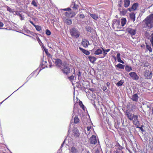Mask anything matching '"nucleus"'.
<instances>
[{"label": "nucleus", "mask_w": 153, "mask_h": 153, "mask_svg": "<svg viewBox=\"0 0 153 153\" xmlns=\"http://www.w3.org/2000/svg\"><path fill=\"white\" fill-rule=\"evenodd\" d=\"M138 116L137 115H135L133 117L132 120L134 124L138 126L139 125V122L137 119Z\"/></svg>", "instance_id": "13"}, {"label": "nucleus", "mask_w": 153, "mask_h": 153, "mask_svg": "<svg viewBox=\"0 0 153 153\" xmlns=\"http://www.w3.org/2000/svg\"><path fill=\"white\" fill-rule=\"evenodd\" d=\"M80 135L79 131L76 129L73 130L72 135L73 137H78Z\"/></svg>", "instance_id": "14"}, {"label": "nucleus", "mask_w": 153, "mask_h": 153, "mask_svg": "<svg viewBox=\"0 0 153 153\" xmlns=\"http://www.w3.org/2000/svg\"><path fill=\"white\" fill-rule=\"evenodd\" d=\"M116 146L117 147H120V146H121L118 143L116 144Z\"/></svg>", "instance_id": "55"}, {"label": "nucleus", "mask_w": 153, "mask_h": 153, "mask_svg": "<svg viewBox=\"0 0 153 153\" xmlns=\"http://www.w3.org/2000/svg\"><path fill=\"white\" fill-rule=\"evenodd\" d=\"M79 17L80 18L83 19L85 18V16L83 14H80L79 15Z\"/></svg>", "instance_id": "45"}, {"label": "nucleus", "mask_w": 153, "mask_h": 153, "mask_svg": "<svg viewBox=\"0 0 153 153\" xmlns=\"http://www.w3.org/2000/svg\"><path fill=\"white\" fill-rule=\"evenodd\" d=\"M120 53H118L117 54V58H120Z\"/></svg>", "instance_id": "49"}, {"label": "nucleus", "mask_w": 153, "mask_h": 153, "mask_svg": "<svg viewBox=\"0 0 153 153\" xmlns=\"http://www.w3.org/2000/svg\"><path fill=\"white\" fill-rule=\"evenodd\" d=\"M91 128V127H88L87 128V131H89L90 130Z\"/></svg>", "instance_id": "54"}, {"label": "nucleus", "mask_w": 153, "mask_h": 153, "mask_svg": "<svg viewBox=\"0 0 153 153\" xmlns=\"http://www.w3.org/2000/svg\"><path fill=\"white\" fill-rule=\"evenodd\" d=\"M65 22L68 25H70L72 23V21L71 19H66Z\"/></svg>", "instance_id": "32"}, {"label": "nucleus", "mask_w": 153, "mask_h": 153, "mask_svg": "<svg viewBox=\"0 0 153 153\" xmlns=\"http://www.w3.org/2000/svg\"><path fill=\"white\" fill-rule=\"evenodd\" d=\"M79 49L83 53L86 55H89L90 54V52L82 48L79 47Z\"/></svg>", "instance_id": "18"}, {"label": "nucleus", "mask_w": 153, "mask_h": 153, "mask_svg": "<svg viewBox=\"0 0 153 153\" xmlns=\"http://www.w3.org/2000/svg\"><path fill=\"white\" fill-rule=\"evenodd\" d=\"M127 11L125 10H123L120 12L123 15H125Z\"/></svg>", "instance_id": "42"}, {"label": "nucleus", "mask_w": 153, "mask_h": 153, "mask_svg": "<svg viewBox=\"0 0 153 153\" xmlns=\"http://www.w3.org/2000/svg\"><path fill=\"white\" fill-rule=\"evenodd\" d=\"M45 52L46 54V55L49 57H51V54L48 52V50L47 49L45 50Z\"/></svg>", "instance_id": "36"}, {"label": "nucleus", "mask_w": 153, "mask_h": 153, "mask_svg": "<svg viewBox=\"0 0 153 153\" xmlns=\"http://www.w3.org/2000/svg\"><path fill=\"white\" fill-rule=\"evenodd\" d=\"M79 118L76 116H75L74 119V123L75 124H77L79 123Z\"/></svg>", "instance_id": "30"}, {"label": "nucleus", "mask_w": 153, "mask_h": 153, "mask_svg": "<svg viewBox=\"0 0 153 153\" xmlns=\"http://www.w3.org/2000/svg\"><path fill=\"white\" fill-rule=\"evenodd\" d=\"M77 76H78V77H79L81 76V73L80 71H79L78 74H77Z\"/></svg>", "instance_id": "53"}, {"label": "nucleus", "mask_w": 153, "mask_h": 153, "mask_svg": "<svg viewBox=\"0 0 153 153\" xmlns=\"http://www.w3.org/2000/svg\"><path fill=\"white\" fill-rule=\"evenodd\" d=\"M144 76L147 79H151L152 76V72L148 70H146L144 72Z\"/></svg>", "instance_id": "6"}, {"label": "nucleus", "mask_w": 153, "mask_h": 153, "mask_svg": "<svg viewBox=\"0 0 153 153\" xmlns=\"http://www.w3.org/2000/svg\"><path fill=\"white\" fill-rule=\"evenodd\" d=\"M146 48L147 50L149 51L150 52H151L152 51V49L150 47V45L146 43Z\"/></svg>", "instance_id": "28"}, {"label": "nucleus", "mask_w": 153, "mask_h": 153, "mask_svg": "<svg viewBox=\"0 0 153 153\" xmlns=\"http://www.w3.org/2000/svg\"><path fill=\"white\" fill-rule=\"evenodd\" d=\"M46 34L47 35L49 36L51 34V31L48 29H47L46 30Z\"/></svg>", "instance_id": "39"}, {"label": "nucleus", "mask_w": 153, "mask_h": 153, "mask_svg": "<svg viewBox=\"0 0 153 153\" xmlns=\"http://www.w3.org/2000/svg\"><path fill=\"white\" fill-rule=\"evenodd\" d=\"M129 75L134 80H138L139 79V77L137 75L136 73L134 72H132L129 73Z\"/></svg>", "instance_id": "7"}, {"label": "nucleus", "mask_w": 153, "mask_h": 153, "mask_svg": "<svg viewBox=\"0 0 153 153\" xmlns=\"http://www.w3.org/2000/svg\"><path fill=\"white\" fill-rule=\"evenodd\" d=\"M138 7V4L137 3H135L133 4L131 8H129L127 9V10H128L130 12L132 11H134L136 10L137 8Z\"/></svg>", "instance_id": "8"}, {"label": "nucleus", "mask_w": 153, "mask_h": 153, "mask_svg": "<svg viewBox=\"0 0 153 153\" xmlns=\"http://www.w3.org/2000/svg\"><path fill=\"white\" fill-rule=\"evenodd\" d=\"M79 105L83 110H85V106L83 104L81 101H80L79 102Z\"/></svg>", "instance_id": "38"}, {"label": "nucleus", "mask_w": 153, "mask_h": 153, "mask_svg": "<svg viewBox=\"0 0 153 153\" xmlns=\"http://www.w3.org/2000/svg\"><path fill=\"white\" fill-rule=\"evenodd\" d=\"M7 10L10 12H12V9L8 6H7Z\"/></svg>", "instance_id": "43"}, {"label": "nucleus", "mask_w": 153, "mask_h": 153, "mask_svg": "<svg viewBox=\"0 0 153 153\" xmlns=\"http://www.w3.org/2000/svg\"><path fill=\"white\" fill-rule=\"evenodd\" d=\"M79 1H73L70 6V7L73 9L74 11L77 10L79 7Z\"/></svg>", "instance_id": "4"}, {"label": "nucleus", "mask_w": 153, "mask_h": 153, "mask_svg": "<svg viewBox=\"0 0 153 153\" xmlns=\"http://www.w3.org/2000/svg\"><path fill=\"white\" fill-rule=\"evenodd\" d=\"M142 127H143V126H141V127H138V128H139L140 129V130H141V131H142V132H143L144 131V130L143 129V128H142Z\"/></svg>", "instance_id": "47"}, {"label": "nucleus", "mask_w": 153, "mask_h": 153, "mask_svg": "<svg viewBox=\"0 0 153 153\" xmlns=\"http://www.w3.org/2000/svg\"><path fill=\"white\" fill-rule=\"evenodd\" d=\"M125 70L128 72H129L132 70V68L131 66L126 65L125 67Z\"/></svg>", "instance_id": "24"}, {"label": "nucleus", "mask_w": 153, "mask_h": 153, "mask_svg": "<svg viewBox=\"0 0 153 153\" xmlns=\"http://www.w3.org/2000/svg\"><path fill=\"white\" fill-rule=\"evenodd\" d=\"M115 66L117 67L118 68L121 69H124L125 68L124 65H123L120 63L118 64Z\"/></svg>", "instance_id": "26"}, {"label": "nucleus", "mask_w": 153, "mask_h": 153, "mask_svg": "<svg viewBox=\"0 0 153 153\" xmlns=\"http://www.w3.org/2000/svg\"><path fill=\"white\" fill-rule=\"evenodd\" d=\"M124 82L123 80H121L119 81L117 83L116 85L118 86H120L122 85L123 83Z\"/></svg>", "instance_id": "31"}, {"label": "nucleus", "mask_w": 153, "mask_h": 153, "mask_svg": "<svg viewBox=\"0 0 153 153\" xmlns=\"http://www.w3.org/2000/svg\"><path fill=\"white\" fill-rule=\"evenodd\" d=\"M139 97L137 94H135L132 95L131 99L133 101L137 102L138 101Z\"/></svg>", "instance_id": "15"}, {"label": "nucleus", "mask_w": 153, "mask_h": 153, "mask_svg": "<svg viewBox=\"0 0 153 153\" xmlns=\"http://www.w3.org/2000/svg\"><path fill=\"white\" fill-rule=\"evenodd\" d=\"M37 41L40 45L41 44L43 45L42 43L41 40H40V39H38L37 40Z\"/></svg>", "instance_id": "48"}, {"label": "nucleus", "mask_w": 153, "mask_h": 153, "mask_svg": "<svg viewBox=\"0 0 153 153\" xmlns=\"http://www.w3.org/2000/svg\"><path fill=\"white\" fill-rule=\"evenodd\" d=\"M65 142V140L63 142L62 144V146H63V144L64 143V142Z\"/></svg>", "instance_id": "62"}, {"label": "nucleus", "mask_w": 153, "mask_h": 153, "mask_svg": "<svg viewBox=\"0 0 153 153\" xmlns=\"http://www.w3.org/2000/svg\"><path fill=\"white\" fill-rule=\"evenodd\" d=\"M55 64L56 66L58 67L59 68H62V67H61V66L62 65V62L61 59H56Z\"/></svg>", "instance_id": "10"}, {"label": "nucleus", "mask_w": 153, "mask_h": 153, "mask_svg": "<svg viewBox=\"0 0 153 153\" xmlns=\"http://www.w3.org/2000/svg\"><path fill=\"white\" fill-rule=\"evenodd\" d=\"M82 44L84 47H87L89 45V42L86 39H83Z\"/></svg>", "instance_id": "12"}, {"label": "nucleus", "mask_w": 153, "mask_h": 153, "mask_svg": "<svg viewBox=\"0 0 153 153\" xmlns=\"http://www.w3.org/2000/svg\"><path fill=\"white\" fill-rule=\"evenodd\" d=\"M89 15L94 20H97L98 18V16L97 14L89 13Z\"/></svg>", "instance_id": "22"}, {"label": "nucleus", "mask_w": 153, "mask_h": 153, "mask_svg": "<svg viewBox=\"0 0 153 153\" xmlns=\"http://www.w3.org/2000/svg\"><path fill=\"white\" fill-rule=\"evenodd\" d=\"M127 32L131 35H134L136 33V29H133L129 27L127 29Z\"/></svg>", "instance_id": "11"}, {"label": "nucleus", "mask_w": 153, "mask_h": 153, "mask_svg": "<svg viewBox=\"0 0 153 153\" xmlns=\"http://www.w3.org/2000/svg\"><path fill=\"white\" fill-rule=\"evenodd\" d=\"M126 115L127 117L131 120H132L133 117L134 116V114H131L129 112H126Z\"/></svg>", "instance_id": "16"}, {"label": "nucleus", "mask_w": 153, "mask_h": 153, "mask_svg": "<svg viewBox=\"0 0 153 153\" xmlns=\"http://www.w3.org/2000/svg\"><path fill=\"white\" fill-rule=\"evenodd\" d=\"M70 12H66L65 13V15L67 17H71V16L70 15L71 14H70Z\"/></svg>", "instance_id": "35"}, {"label": "nucleus", "mask_w": 153, "mask_h": 153, "mask_svg": "<svg viewBox=\"0 0 153 153\" xmlns=\"http://www.w3.org/2000/svg\"><path fill=\"white\" fill-rule=\"evenodd\" d=\"M114 59L115 60H116V57H114Z\"/></svg>", "instance_id": "64"}, {"label": "nucleus", "mask_w": 153, "mask_h": 153, "mask_svg": "<svg viewBox=\"0 0 153 153\" xmlns=\"http://www.w3.org/2000/svg\"><path fill=\"white\" fill-rule=\"evenodd\" d=\"M117 61L121 63L122 64H124V62L121 59V57L117 59Z\"/></svg>", "instance_id": "41"}, {"label": "nucleus", "mask_w": 153, "mask_h": 153, "mask_svg": "<svg viewBox=\"0 0 153 153\" xmlns=\"http://www.w3.org/2000/svg\"><path fill=\"white\" fill-rule=\"evenodd\" d=\"M31 4L32 5H33L35 7H37L38 6L37 3L34 0H33L32 1Z\"/></svg>", "instance_id": "34"}, {"label": "nucleus", "mask_w": 153, "mask_h": 153, "mask_svg": "<svg viewBox=\"0 0 153 153\" xmlns=\"http://www.w3.org/2000/svg\"><path fill=\"white\" fill-rule=\"evenodd\" d=\"M71 36L74 38H77L80 35V32L76 28L74 27L71 28L70 30Z\"/></svg>", "instance_id": "3"}, {"label": "nucleus", "mask_w": 153, "mask_h": 153, "mask_svg": "<svg viewBox=\"0 0 153 153\" xmlns=\"http://www.w3.org/2000/svg\"><path fill=\"white\" fill-rule=\"evenodd\" d=\"M62 10L64 11H69L71 10V9L70 7H68L67 8L63 9Z\"/></svg>", "instance_id": "44"}, {"label": "nucleus", "mask_w": 153, "mask_h": 153, "mask_svg": "<svg viewBox=\"0 0 153 153\" xmlns=\"http://www.w3.org/2000/svg\"><path fill=\"white\" fill-rule=\"evenodd\" d=\"M124 6L125 7H128L130 5V0H124Z\"/></svg>", "instance_id": "17"}, {"label": "nucleus", "mask_w": 153, "mask_h": 153, "mask_svg": "<svg viewBox=\"0 0 153 153\" xmlns=\"http://www.w3.org/2000/svg\"><path fill=\"white\" fill-rule=\"evenodd\" d=\"M102 51H103V56L102 57L103 58L104 57L106 56V55L107 53L110 50L109 49H107L105 50L103 48H102Z\"/></svg>", "instance_id": "21"}, {"label": "nucleus", "mask_w": 153, "mask_h": 153, "mask_svg": "<svg viewBox=\"0 0 153 153\" xmlns=\"http://www.w3.org/2000/svg\"><path fill=\"white\" fill-rule=\"evenodd\" d=\"M62 67V73L66 75H68L72 71L73 69L71 68V66L68 65H63Z\"/></svg>", "instance_id": "2"}, {"label": "nucleus", "mask_w": 153, "mask_h": 153, "mask_svg": "<svg viewBox=\"0 0 153 153\" xmlns=\"http://www.w3.org/2000/svg\"><path fill=\"white\" fill-rule=\"evenodd\" d=\"M115 153H120L117 151H116L115 152Z\"/></svg>", "instance_id": "58"}, {"label": "nucleus", "mask_w": 153, "mask_h": 153, "mask_svg": "<svg viewBox=\"0 0 153 153\" xmlns=\"http://www.w3.org/2000/svg\"><path fill=\"white\" fill-rule=\"evenodd\" d=\"M85 28L86 31L90 33H91L93 30V29L90 26H86L85 27Z\"/></svg>", "instance_id": "27"}, {"label": "nucleus", "mask_w": 153, "mask_h": 153, "mask_svg": "<svg viewBox=\"0 0 153 153\" xmlns=\"http://www.w3.org/2000/svg\"><path fill=\"white\" fill-rule=\"evenodd\" d=\"M112 26L114 28L118 29L121 27L120 25V21L119 20H114L113 21Z\"/></svg>", "instance_id": "5"}, {"label": "nucleus", "mask_w": 153, "mask_h": 153, "mask_svg": "<svg viewBox=\"0 0 153 153\" xmlns=\"http://www.w3.org/2000/svg\"><path fill=\"white\" fill-rule=\"evenodd\" d=\"M152 114H153V107H152Z\"/></svg>", "instance_id": "59"}, {"label": "nucleus", "mask_w": 153, "mask_h": 153, "mask_svg": "<svg viewBox=\"0 0 153 153\" xmlns=\"http://www.w3.org/2000/svg\"><path fill=\"white\" fill-rule=\"evenodd\" d=\"M71 153H77L78 151L76 148L74 147H72L71 149Z\"/></svg>", "instance_id": "29"}, {"label": "nucleus", "mask_w": 153, "mask_h": 153, "mask_svg": "<svg viewBox=\"0 0 153 153\" xmlns=\"http://www.w3.org/2000/svg\"><path fill=\"white\" fill-rule=\"evenodd\" d=\"M145 24L144 27L150 29L153 26V14H151L147 17L143 21Z\"/></svg>", "instance_id": "1"}, {"label": "nucleus", "mask_w": 153, "mask_h": 153, "mask_svg": "<svg viewBox=\"0 0 153 153\" xmlns=\"http://www.w3.org/2000/svg\"><path fill=\"white\" fill-rule=\"evenodd\" d=\"M30 22L31 24H32L34 26H35V25L34 24V23L32 21H30Z\"/></svg>", "instance_id": "56"}, {"label": "nucleus", "mask_w": 153, "mask_h": 153, "mask_svg": "<svg viewBox=\"0 0 153 153\" xmlns=\"http://www.w3.org/2000/svg\"><path fill=\"white\" fill-rule=\"evenodd\" d=\"M110 85V83L109 82H107L106 83V85H107V86H109Z\"/></svg>", "instance_id": "57"}, {"label": "nucleus", "mask_w": 153, "mask_h": 153, "mask_svg": "<svg viewBox=\"0 0 153 153\" xmlns=\"http://www.w3.org/2000/svg\"><path fill=\"white\" fill-rule=\"evenodd\" d=\"M126 19L125 18H123L121 19V23L122 26H123L126 24Z\"/></svg>", "instance_id": "25"}, {"label": "nucleus", "mask_w": 153, "mask_h": 153, "mask_svg": "<svg viewBox=\"0 0 153 153\" xmlns=\"http://www.w3.org/2000/svg\"><path fill=\"white\" fill-rule=\"evenodd\" d=\"M88 57L91 62L92 63H94L97 59V58L94 56H88Z\"/></svg>", "instance_id": "20"}, {"label": "nucleus", "mask_w": 153, "mask_h": 153, "mask_svg": "<svg viewBox=\"0 0 153 153\" xmlns=\"http://www.w3.org/2000/svg\"><path fill=\"white\" fill-rule=\"evenodd\" d=\"M102 89L103 91H105L106 90L107 88L105 86H103Z\"/></svg>", "instance_id": "50"}, {"label": "nucleus", "mask_w": 153, "mask_h": 153, "mask_svg": "<svg viewBox=\"0 0 153 153\" xmlns=\"http://www.w3.org/2000/svg\"><path fill=\"white\" fill-rule=\"evenodd\" d=\"M117 149L119 150H121L123 149V147L122 146H120V147H118Z\"/></svg>", "instance_id": "51"}, {"label": "nucleus", "mask_w": 153, "mask_h": 153, "mask_svg": "<svg viewBox=\"0 0 153 153\" xmlns=\"http://www.w3.org/2000/svg\"><path fill=\"white\" fill-rule=\"evenodd\" d=\"M86 153H90L89 151H87Z\"/></svg>", "instance_id": "63"}, {"label": "nucleus", "mask_w": 153, "mask_h": 153, "mask_svg": "<svg viewBox=\"0 0 153 153\" xmlns=\"http://www.w3.org/2000/svg\"><path fill=\"white\" fill-rule=\"evenodd\" d=\"M18 15H19L21 18V20H23L24 19V18L22 17V14L20 13H19Z\"/></svg>", "instance_id": "46"}, {"label": "nucleus", "mask_w": 153, "mask_h": 153, "mask_svg": "<svg viewBox=\"0 0 153 153\" xmlns=\"http://www.w3.org/2000/svg\"><path fill=\"white\" fill-rule=\"evenodd\" d=\"M90 143L95 144L97 142L96 137L95 136L92 135L89 139Z\"/></svg>", "instance_id": "9"}, {"label": "nucleus", "mask_w": 153, "mask_h": 153, "mask_svg": "<svg viewBox=\"0 0 153 153\" xmlns=\"http://www.w3.org/2000/svg\"><path fill=\"white\" fill-rule=\"evenodd\" d=\"M34 27H35L36 30L37 31H39L41 30L42 28L39 25H35V26H34Z\"/></svg>", "instance_id": "33"}, {"label": "nucleus", "mask_w": 153, "mask_h": 153, "mask_svg": "<svg viewBox=\"0 0 153 153\" xmlns=\"http://www.w3.org/2000/svg\"><path fill=\"white\" fill-rule=\"evenodd\" d=\"M74 76L73 75H71L70 76H69L68 77V78L70 80H74Z\"/></svg>", "instance_id": "40"}, {"label": "nucleus", "mask_w": 153, "mask_h": 153, "mask_svg": "<svg viewBox=\"0 0 153 153\" xmlns=\"http://www.w3.org/2000/svg\"><path fill=\"white\" fill-rule=\"evenodd\" d=\"M73 70H74L73 74H75V69H73Z\"/></svg>", "instance_id": "61"}, {"label": "nucleus", "mask_w": 153, "mask_h": 153, "mask_svg": "<svg viewBox=\"0 0 153 153\" xmlns=\"http://www.w3.org/2000/svg\"><path fill=\"white\" fill-rule=\"evenodd\" d=\"M70 14L71 15V18H72L74 17L76 15V13L74 11H72L70 13Z\"/></svg>", "instance_id": "37"}, {"label": "nucleus", "mask_w": 153, "mask_h": 153, "mask_svg": "<svg viewBox=\"0 0 153 153\" xmlns=\"http://www.w3.org/2000/svg\"><path fill=\"white\" fill-rule=\"evenodd\" d=\"M36 38L37 40L38 39H39V38L38 36H36Z\"/></svg>", "instance_id": "60"}, {"label": "nucleus", "mask_w": 153, "mask_h": 153, "mask_svg": "<svg viewBox=\"0 0 153 153\" xmlns=\"http://www.w3.org/2000/svg\"><path fill=\"white\" fill-rule=\"evenodd\" d=\"M130 18L133 22H134L135 19V14L134 13H132L130 14Z\"/></svg>", "instance_id": "23"}, {"label": "nucleus", "mask_w": 153, "mask_h": 153, "mask_svg": "<svg viewBox=\"0 0 153 153\" xmlns=\"http://www.w3.org/2000/svg\"><path fill=\"white\" fill-rule=\"evenodd\" d=\"M102 53V48L101 49L98 48L94 52V54L97 55H99Z\"/></svg>", "instance_id": "19"}, {"label": "nucleus", "mask_w": 153, "mask_h": 153, "mask_svg": "<svg viewBox=\"0 0 153 153\" xmlns=\"http://www.w3.org/2000/svg\"><path fill=\"white\" fill-rule=\"evenodd\" d=\"M4 25V24L3 23L1 22H0V27H3Z\"/></svg>", "instance_id": "52"}]
</instances>
